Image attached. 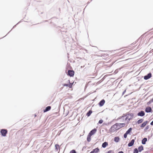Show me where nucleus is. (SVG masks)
<instances>
[{"label": "nucleus", "instance_id": "f257e3e1", "mask_svg": "<svg viewBox=\"0 0 153 153\" xmlns=\"http://www.w3.org/2000/svg\"><path fill=\"white\" fill-rule=\"evenodd\" d=\"M126 117L125 120L128 122L134 117V115L132 113L128 114L126 115Z\"/></svg>", "mask_w": 153, "mask_h": 153}, {"label": "nucleus", "instance_id": "f03ea898", "mask_svg": "<svg viewBox=\"0 0 153 153\" xmlns=\"http://www.w3.org/2000/svg\"><path fill=\"white\" fill-rule=\"evenodd\" d=\"M118 129H119V128H118L117 126L116 123L111 127L110 129V131L111 132H113Z\"/></svg>", "mask_w": 153, "mask_h": 153}, {"label": "nucleus", "instance_id": "7ed1b4c3", "mask_svg": "<svg viewBox=\"0 0 153 153\" xmlns=\"http://www.w3.org/2000/svg\"><path fill=\"white\" fill-rule=\"evenodd\" d=\"M0 132L2 136L5 137L7 133V131L6 129H2L1 130Z\"/></svg>", "mask_w": 153, "mask_h": 153}, {"label": "nucleus", "instance_id": "20e7f679", "mask_svg": "<svg viewBox=\"0 0 153 153\" xmlns=\"http://www.w3.org/2000/svg\"><path fill=\"white\" fill-rule=\"evenodd\" d=\"M97 131V129L96 128H94V129L91 131L88 134L89 135V136H92V135L95 134L96 132Z\"/></svg>", "mask_w": 153, "mask_h": 153}, {"label": "nucleus", "instance_id": "39448f33", "mask_svg": "<svg viewBox=\"0 0 153 153\" xmlns=\"http://www.w3.org/2000/svg\"><path fill=\"white\" fill-rule=\"evenodd\" d=\"M152 76V74L151 73H149L147 75L144 76V79L145 80H147L151 78Z\"/></svg>", "mask_w": 153, "mask_h": 153}, {"label": "nucleus", "instance_id": "423d86ee", "mask_svg": "<svg viewBox=\"0 0 153 153\" xmlns=\"http://www.w3.org/2000/svg\"><path fill=\"white\" fill-rule=\"evenodd\" d=\"M116 124L118 128H119V129L124 127L125 125V123H117Z\"/></svg>", "mask_w": 153, "mask_h": 153}, {"label": "nucleus", "instance_id": "0eeeda50", "mask_svg": "<svg viewBox=\"0 0 153 153\" xmlns=\"http://www.w3.org/2000/svg\"><path fill=\"white\" fill-rule=\"evenodd\" d=\"M68 74L70 76H72L74 74V71H73L69 70L68 71Z\"/></svg>", "mask_w": 153, "mask_h": 153}, {"label": "nucleus", "instance_id": "6e6552de", "mask_svg": "<svg viewBox=\"0 0 153 153\" xmlns=\"http://www.w3.org/2000/svg\"><path fill=\"white\" fill-rule=\"evenodd\" d=\"M145 115V113L143 111H142L137 114V115L140 116H143Z\"/></svg>", "mask_w": 153, "mask_h": 153}, {"label": "nucleus", "instance_id": "1a4fd4ad", "mask_svg": "<svg viewBox=\"0 0 153 153\" xmlns=\"http://www.w3.org/2000/svg\"><path fill=\"white\" fill-rule=\"evenodd\" d=\"M134 139L132 140L131 141L128 143V146L129 147H131L132 146L134 143Z\"/></svg>", "mask_w": 153, "mask_h": 153}, {"label": "nucleus", "instance_id": "9d476101", "mask_svg": "<svg viewBox=\"0 0 153 153\" xmlns=\"http://www.w3.org/2000/svg\"><path fill=\"white\" fill-rule=\"evenodd\" d=\"M152 111L151 108L149 107H148L146 108L145 111L147 113L150 112Z\"/></svg>", "mask_w": 153, "mask_h": 153}, {"label": "nucleus", "instance_id": "9b49d317", "mask_svg": "<svg viewBox=\"0 0 153 153\" xmlns=\"http://www.w3.org/2000/svg\"><path fill=\"white\" fill-rule=\"evenodd\" d=\"M105 102V101L104 100H101L99 103L100 106H103Z\"/></svg>", "mask_w": 153, "mask_h": 153}, {"label": "nucleus", "instance_id": "f8f14e48", "mask_svg": "<svg viewBox=\"0 0 153 153\" xmlns=\"http://www.w3.org/2000/svg\"><path fill=\"white\" fill-rule=\"evenodd\" d=\"M99 151V149L98 148L94 149L91 152L93 153H97Z\"/></svg>", "mask_w": 153, "mask_h": 153}, {"label": "nucleus", "instance_id": "ddd939ff", "mask_svg": "<svg viewBox=\"0 0 153 153\" xmlns=\"http://www.w3.org/2000/svg\"><path fill=\"white\" fill-rule=\"evenodd\" d=\"M148 122L147 121H146L145 122H144L141 125H140V127L143 128L146 125V124Z\"/></svg>", "mask_w": 153, "mask_h": 153}, {"label": "nucleus", "instance_id": "4468645a", "mask_svg": "<svg viewBox=\"0 0 153 153\" xmlns=\"http://www.w3.org/2000/svg\"><path fill=\"white\" fill-rule=\"evenodd\" d=\"M147 141L146 138H144L142 140V143L143 144H145L146 142Z\"/></svg>", "mask_w": 153, "mask_h": 153}, {"label": "nucleus", "instance_id": "2eb2a0df", "mask_svg": "<svg viewBox=\"0 0 153 153\" xmlns=\"http://www.w3.org/2000/svg\"><path fill=\"white\" fill-rule=\"evenodd\" d=\"M51 109V107L50 106H48L44 110V112H45L50 110Z\"/></svg>", "mask_w": 153, "mask_h": 153}, {"label": "nucleus", "instance_id": "dca6fc26", "mask_svg": "<svg viewBox=\"0 0 153 153\" xmlns=\"http://www.w3.org/2000/svg\"><path fill=\"white\" fill-rule=\"evenodd\" d=\"M108 145V143L107 142H105L103 143L102 145V147L103 148H105Z\"/></svg>", "mask_w": 153, "mask_h": 153}, {"label": "nucleus", "instance_id": "f3484780", "mask_svg": "<svg viewBox=\"0 0 153 153\" xmlns=\"http://www.w3.org/2000/svg\"><path fill=\"white\" fill-rule=\"evenodd\" d=\"M138 151L139 152H141L143 150V147L142 146H139L138 148Z\"/></svg>", "mask_w": 153, "mask_h": 153}, {"label": "nucleus", "instance_id": "a211bd4d", "mask_svg": "<svg viewBox=\"0 0 153 153\" xmlns=\"http://www.w3.org/2000/svg\"><path fill=\"white\" fill-rule=\"evenodd\" d=\"M120 138L119 137H116L114 138V141L116 142H118L119 141Z\"/></svg>", "mask_w": 153, "mask_h": 153}, {"label": "nucleus", "instance_id": "6ab92c4d", "mask_svg": "<svg viewBox=\"0 0 153 153\" xmlns=\"http://www.w3.org/2000/svg\"><path fill=\"white\" fill-rule=\"evenodd\" d=\"M91 136H90V135L89 136V134H88V135L87 137V140L88 142H90L91 140Z\"/></svg>", "mask_w": 153, "mask_h": 153}, {"label": "nucleus", "instance_id": "aec40b11", "mask_svg": "<svg viewBox=\"0 0 153 153\" xmlns=\"http://www.w3.org/2000/svg\"><path fill=\"white\" fill-rule=\"evenodd\" d=\"M92 113V111L91 110H89L87 113L86 115L88 117Z\"/></svg>", "mask_w": 153, "mask_h": 153}, {"label": "nucleus", "instance_id": "412c9836", "mask_svg": "<svg viewBox=\"0 0 153 153\" xmlns=\"http://www.w3.org/2000/svg\"><path fill=\"white\" fill-rule=\"evenodd\" d=\"M132 128H130L129 129L126 131V133L127 134H128L132 130Z\"/></svg>", "mask_w": 153, "mask_h": 153}, {"label": "nucleus", "instance_id": "4be33fe9", "mask_svg": "<svg viewBox=\"0 0 153 153\" xmlns=\"http://www.w3.org/2000/svg\"><path fill=\"white\" fill-rule=\"evenodd\" d=\"M143 121V120L142 119H140V120H138L137 122V123L138 124H140V123H142Z\"/></svg>", "mask_w": 153, "mask_h": 153}, {"label": "nucleus", "instance_id": "5701e85b", "mask_svg": "<svg viewBox=\"0 0 153 153\" xmlns=\"http://www.w3.org/2000/svg\"><path fill=\"white\" fill-rule=\"evenodd\" d=\"M138 151L137 148H135L134 149L133 153H138Z\"/></svg>", "mask_w": 153, "mask_h": 153}, {"label": "nucleus", "instance_id": "b1692460", "mask_svg": "<svg viewBox=\"0 0 153 153\" xmlns=\"http://www.w3.org/2000/svg\"><path fill=\"white\" fill-rule=\"evenodd\" d=\"M68 87H69L70 88H71L72 86V84L70 83L69 84H68Z\"/></svg>", "mask_w": 153, "mask_h": 153}, {"label": "nucleus", "instance_id": "393cba45", "mask_svg": "<svg viewBox=\"0 0 153 153\" xmlns=\"http://www.w3.org/2000/svg\"><path fill=\"white\" fill-rule=\"evenodd\" d=\"M70 153H76V152L75 150H73L70 151Z\"/></svg>", "mask_w": 153, "mask_h": 153}, {"label": "nucleus", "instance_id": "a878e982", "mask_svg": "<svg viewBox=\"0 0 153 153\" xmlns=\"http://www.w3.org/2000/svg\"><path fill=\"white\" fill-rule=\"evenodd\" d=\"M103 122V120H100L99 121L98 123L99 124H101Z\"/></svg>", "mask_w": 153, "mask_h": 153}, {"label": "nucleus", "instance_id": "bb28decb", "mask_svg": "<svg viewBox=\"0 0 153 153\" xmlns=\"http://www.w3.org/2000/svg\"><path fill=\"white\" fill-rule=\"evenodd\" d=\"M56 149H57L58 148H59V146L58 145L56 144L55 146Z\"/></svg>", "mask_w": 153, "mask_h": 153}, {"label": "nucleus", "instance_id": "cd10ccee", "mask_svg": "<svg viewBox=\"0 0 153 153\" xmlns=\"http://www.w3.org/2000/svg\"><path fill=\"white\" fill-rule=\"evenodd\" d=\"M127 134H128L126 133L124 135V137L125 138H126L127 137Z\"/></svg>", "mask_w": 153, "mask_h": 153}, {"label": "nucleus", "instance_id": "c85d7f7f", "mask_svg": "<svg viewBox=\"0 0 153 153\" xmlns=\"http://www.w3.org/2000/svg\"><path fill=\"white\" fill-rule=\"evenodd\" d=\"M114 152L113 151L110 150L108 151V152H106V153H113Z\"/></svg>", "mask_w": 153, "mask_h": 153}, {"label": "nucleus", "instance_id": "c756f323", "mask_svg": "<svg viewBox=\"0 0 153 153\" xmlns=\"http://www.w3.org/2000/svg\"><path fill=\"white\" fill-rule=\"evenodd\" d=\"M149 128V126H147L145 128V130H146L148 129Z\"/></svg>", "mask_w": 153, "mask_h": 153}, {"label": "nucleus", "instance_id": "7c9ffc66", "mask_svg": "<svg viewBox=\"0 0 153 153\" xmlns=\"http://www.w3.org/2000/svg\"><path fill=\"white\" fill-rule=\"evenodd\" d=\"M152 102H153V100L152 99L149 101V103H151Z\"/></svg>", "mask_w": 153, "mask_h": 153}, {"label": "nucleus", "instance_id": "2f4dec72", "mask_svg": "<svg viewBox=\"0 0 153 153\" xmlns=\"http://www.w3.org/2000/svg\"><path fill=\"white\" fill-rule=\"evenodd\" d=\"M63 85L64 86L68 87V84H64Z\"/></svg>", "mask_w": 153, "mask_h": 153}, {"label": "nucleus", "instance_id": "473e14b6", "mask_svg": "<svg viewBox=\"0 0 153 153\" xmlns=\"http://www.w3.org/2000/svg\"><path fill=\"white\" fill-rule=\"evenodd\" d=\"M150 124L151 125H153V120L151 122Z\"/></svg>", "mask_w": 153, "mask_h": 153}, {"label": "nucleus", "instance_id": "72a5a7b5", "mask_svg": "<svg viewBox=\"0 0 153 153\" xmlns=\"http://www.w3.org/2000/svg\"><path fill=\"white\" fill-rule=\"evenodd\" d=\"M118 153H124L123 151H120L118 152Z\"/></svg>", "mask_w": 153, "mask_h": 153}, {"label": "nucleus", "instance_id": "f704fd0d", "mask_svg": "<svg viewBox=\"0 0 153 153\" xmlns=\"http://www.w3.org/2000/svg\"><path fill=\"white\" fill-rule=\"evenodd\" d=\"M126 91V90H125V91H124L123 92V94L125 93V92Z\"/></svg>", "mask_w": 153, "mask_h": 153}, {"label": "nucleus", "instance_id": "c9c22d12", "mask_svg": "<svg viewBox=\"0 0 153 153\" xmlns=\"http://www.w3.org/2000/svg\"><path fill=\"white\" fill-rule=\"evenodd\" d=\"M125 117V116H123V117H123L124 118Z\"/></svg>", "mask_w": 153, "mask_h": 153}, {"label": "nucleus", "instance_id": "e433bc0d", "mask_svg": "<svg viewBox=\"0 0 153 153\" xmlns=\"http://www.w3.org/2000/svg\"><path fill=\"white\" fill-rule=\"evenodd\" d=\"M90 153H93L92 152H91Z\"/></svg>", "mask_w": 153, "mask_h": 153}, {"label": "nucleus", "instance_id": "4c0bfd02", "mask_svg": "<svg viewBox=\"0 0 153 153\" xmlns=\"http://www.w3.org/2000/svg\"><path fill=\"white\" fill-rule=\"evenodd\" d=\"M152 99H153V98H152Z\"/></svg>", "mask_w": 153, "mask_h": 153}]
</instances>
